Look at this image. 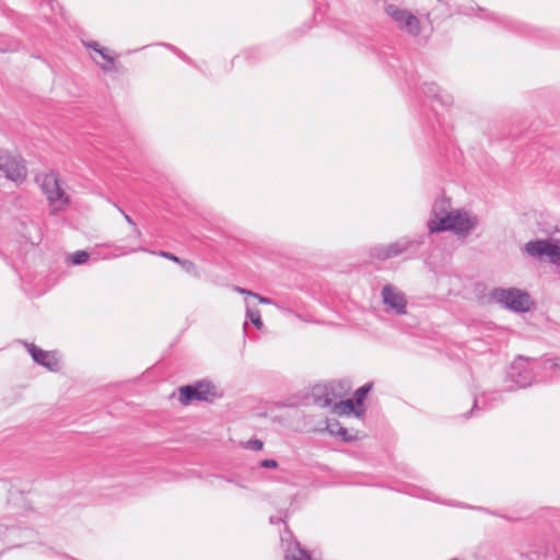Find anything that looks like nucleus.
<instances>
[{
  "label": "nucleus",
  "instance_id": "dca6fc26",
  "mask_svg": "<svg viewBox=\"0 0 560 560\" xmlns=\"http://www.w3.org/2000/svg\"><path fill=\"white\" fill-rule=\"evenodd\" d=\"M422 93L427 97L439 102L442 106H451L453 104L452 95L441 91V89L433 82L424 83L422 86Z\"/></svg>",
  "mask_w": 560,
  "mask_h": 560
},
{
  "label": "nucleus",
  "instance_id": "c756f323",
  "mask_svg": "<svg viewBox=\"0 0 560 560\" xmlns=\"http://www.w3.org/2000/svg\"><path fill=\"white\" fill-rule=\"evenodd\" d=\"M120 211H121V213L124 214L125 220H126L130 225H132V226L135 228V231H136L137 235H138V236H140V235H141V232H140V230H138V229L136 228V223H135V221L131 219V217H130V215H128V214H126L122 210H120Z\"/></svg>",
  "mask_w": 560,
  "mask_h": 560
},
{
  "label": "nucleus",
  "instance_id": "7c9ffc66",
  "mask_svg": "<svg viewBox=\"0 0 560 560\" xmlns=\"http://www.w3.org/2000/svg\"><path fill=\"white\" fill-rule=\"evenodd\" d=\"M84 46L89 49H93L95 52H96V49L101 48V45L95 40L85 42Z\"/></svg>",
  "mask_w": 560,
  "mask_h": 560
},
{
  "label": "nucleus",
  "instance_id": "6ab92c4d",
  "mask_svg": "<svg viewBox=\"0 0 560 560\" xmlns=\"http://www.w3.org/2000/svg\"><path fill=\"white\" fill-rule=\"evenodd\" d=\"M371 389L372 384L366 383L354 392V401L357 402L358 406H361L363 404V400L365 399Z\"/></svg>",
  "mask_w": 560,
  "mask_h": 560
},
{
  "label": "nucleus",
  "instance_id": "a211bd4d",
  "mask_svg": "<svg viewBox=\"0 0 560 560\" xmlns=\"http://www.w3.org/2000/svg\"><path fill=\"white\" fill-rule=\"evenodd\" d=\"M294 551L291 552L290 547L285 550L283 560H311V555L301 547L298 540L293 541Z\"/></svg>",
  "mask_w": 560,
  "mask_h": 560
},
{
  "label": "nucleus",
  "instance_id": "f3484780",
  "mask_svg": "<svg viewBox=\"0 0 560 560\" xmlns=\"http://www.w3.org/2000/svg\"><path fill=\"white\" fill-rule=\"evenodd\" d=\"M327 430L331 435L339 436L343 442H352L357 438L348 432L338 421L327 424Z\"/></svg>",
  "mask_w": 560,
  "mask_h": 560
},
{
  "label": "nucleus",
  "instance_id": "9d476101",
  "mask_svg": "<svg viewBox=\"0 0 560 560\" xmlns=\"http://www.w3.org/2000/svg\"><path fill=\"white\" fill-rule=\"evenodd\" d=\"M477 225L476 218H471L465 211L452 212L451 217H446V223L442 226H434V230L452 231L457 234H467Z\"/></svg>",
  "mask_w": 560,
  "mask_h": 560
},
{
  "label": "nucleus",
  "instance_id": "9b49d317",
  "mask_svg": "<svg viewBox=\"0 0 560 560\" xmlns=\"http://www.w3.org/2000/svg\"><path fill=\"white\" fill-rule=\"evenodd\" d=\"M382 301L387 312L396 315H405L407 313V300L405 294L392 284L382 288Z\"/></svg>",
  "mask_w": 560,
  "mask_h": 560
},
{
  "label": "nucleus",
  "instance_id": "c85d7f7f",
  "mask_svg": "<svg viewBox=\"0 0 560 560\" xmlns=\"http://www.w3.org/2000/svg\"><path fill=\"white\" fill-rule=\"evenodd\" d=\"M159 255H160L161 257H164V258H167V259H170V260H173V261H175V262H177V264H179V261H180V258H179V257H177L176 255H174V254H172V253H170V252L160 250V252H159Z\"/></svg>",
  "mask_w": 560,
  "mask_h": 560
},
{
  "label": "nucleus",
  "instance_id": "1a4fd4ad",
  "mask_svg": "<svg viewBox=\"0 0 560 560\" xmlns=\"http://www.w3.org/2000/svg\"><path fill=\"white\" fill-rule=\"evenodd\" d=\"M385 12L395 21L397 26L410 35L417 36L420 33V21L410 11L399 8L396 4H387Z\"/></svg>",
  "mask_w": 560,
  "mask_h": 560
},
{
  "label": "nucleus",
  "instance_id": "bb28decb",
  "mask_svg": "<svg viewBox=\"0 0 560 560\" xmlns=\"http://www.w3.org/2000/svg\"><path fill=\"white\" fill-rule=\"evenodd\" d=\"M247 447L254 451H260L264 447V443L260 440H249L247 443Z\"/></svg>",
  "mask_w": 560,
  "mask_h": 560
},
{
  "label": "nucleus",
  "instance_id": "f03ea898",
  "mask_svg": "<svg viewBox=\"0 0 560 560\" xmlns=\"http://www.w3.org/2000/svg\"><path fill=\"white\" fill-rule=\"evenodd\" d=\"M550 376L551 375H540L535 373L533 359L524 357H518L514 360L508 371V377L518 388L530 386L533 383L542 382Z\"/></svg>",
  "mask_w": 560,
  "mask_h": 560
},
{
  "label": "nucleus",
  "instance_id": "6e6552de",
  "mask_svg": "<svg viewBox=\"0 0 560 560\" xmlns=\"http://www.w3.org/2000/svg\"><path fill=\"white\" fill-rule=\"evenodd\" d=\"M215 396L214 386L208 381H199L179 388V401L184 406L194 400L212 402Z\"/></svg>",
  "mask_w": 560,
  "mask_h": 560
},
{
  "label": "nucleus",
  "instance_id": "cd10ccee",
  "mask_svg": "<svg viewBox=\"0 0 560 560\" xmlns=\"http://www.w3.org/2000/svg\"><path fill=\"white\" fill-rule=\"evenodd\" d=\"M237 291H238L240 293H242V294H248V295H252V296H254V298L259 299V302H260V303L268 304V303L270 302V301H269V299H267V298H260L258 294L253 293V292H250V291H248V290L237 288Z\"/></svg>",
  "mask_w": 560,
  "mask_h": 560
},
{
  "label": "nucleus",
  "instance_id": "aec40b11",
  "mask_svg": "<svg viewBox=\"0 0 560 560\" xmlns=\"http://www.w3.org/2000/svg\"><path fill=\"white\" fill-rule=\"evenodd\" d=\"M90 254L86 250H77L70 255L69 260L72 265H82L88 261Z\"/></svg>",
  "mask_w": 560,
  "mask_h": 560
},
{
  "label": "nucleus",
  "instance_id": "7ed1b4c3",
  "mask_svg": "<svg viewBox=\"0 0 560 560\" xmlns=\"http://www.w3.org/2000/svg\"><path fill=\"white\" fill-rule=\"evenodd\" d=\"M424 243V236L419 235L415 238L401 237L394 243L387 245H376L370 249L372 258L386 260L397 257L404 253L415 254L419 247Z\"/></svg>",
  "mask_w": 560,
  "mask_h": 560
},
{
  "label": "nucleus",
  "instance_id": "4468645a",
  "mask_svg": "<svg viewBox=\"0 0 560 560\" xmlns=\"http://www.w3.org/2000/svg\"><path fill=\"white\" fill-rule=\"evenodd\" d=\"M27 350L32 359L39 365L47 368L49 371L59 369V361L54 352L45 351L33 343H26Z\"/></svg>",
  "mask_w": 560,
  "mask_h": 560
},
{
  "label": "nucleus",
  "instance_id": "f8f14e48",
  "mask_svg": "<svg viewBox=\"0 0 560 560\" xmlns=\"http://www.w3.org/2000/svg\"><path fill=\"white\" fill-rule=\"evenodd\" d=\"M40 183V187L49 203L62 202L68 203V197L60 186L58 175L56 173H49L43 175L37 179Z\"/></svg>",
  "mask_w": 560,
  "mask_h": 560
},
{
  "label": "nucleus",
  "instance_id": "39448f33",
  "mask_svg": "<svg viewBox=\"0 0 560 560\" xmlns=\"http://www.w3.org/2000/svg\"><path fill=\"white\" fill-rule=\"evenodd\" d=\"M0 174L18 185L22 184L27 177L24 159L9 150L0 149Z\"/></svg>",
  "mask_w": 560,
  "mask_h": 560
},
{
  "label": "nucleus",
  "instance_id": "72a5a7b5",
  "mask_svg": "<svg viewBox=\"0 0 560 560\" xmlns=\"http://www.w3.org/2000/svg\"><path fill=\"white\" fill-rule=\"evenodd\" d=\"M282 522V518H278V517H275V516H270V523L272 524H278Z\"/></svg>",
  "mask_w": 560,
  "mask_h": 560
},
{
  "label": "nucleus",
  "instance_id": "473e14b6",
  "mask_svg": "<svg viewBox=\"0 0 560 560\" xmlns=\"http://www.w3.org/2000/svg\"><path fill=\"white\" fill-rule=\"evenodd\" d=\"M478 408H479V399L475 398V400H474V405H472V408H471V409H470V411H469L467 415H465V416L467 417L468 415H472V413H474V411H475L476 409H478Z\"/></svg>",
  "mask_w": 560,
  "mask_h": 560
},
{
  "label": "nucleus",
  "instance_id": "2eb2a0df",
  "mask_svg": "<svg viewBox=\"0 0 560 560\" xmlns=\"http://www.w3.org/2000/svg\"><path fill=\"white\" fill-rule=\"evenodd\" d=\"M533 365L535 366V373L540 375H552L546 378L544 382H549L559 376V362L556 359H545L541 361L533 359Z\"/></svg>",
  "mask_w": 560,
  "mask_h": 560
},
{
  "label": "nucleus",
  "instance_id": "ddd939ff",
  "mask_svg": "<svg viewBox=\"0 0 560 560\" xmlns=\"http://www.w3.org/2000/svg\"><path fill=\"white\" fill-rule=\"evenodd\" d=\"M451 201L445 197L438 198L431 209V218L427 222L430 233H439L441 230H434V226H442L446 223V217H451Z\"/></svg>",
  "mask_w": 560,
  "mask_h": 560
},
{
  "label": "nucleus",
  "instance_id": "2f4dec72",
  "mask_svg": "<svg viewBox=\"0 0 560 560\" xmlns=\"http://www.w3.org/2000/svg\"><path fill=\"white\" fill-rule=\"evenodd\" d=\"M259 51L255 48H252V49H247L244 51V55L246 57V59H255L256 57L254 56L255 54H258Z\"/></svg>",
  "mask_w": 560,
  "mask_h": 560
},
{
  "label": "nucleus",
  "instance_id": "4be33fe9",
  "mask_svg": "<svg viewBox=\"0 0 560 560\" xmlns=\"http://www.w3.org/2000/svg\"><path fill=\"white\" fill-rule=\"evenodd\" d=\"M165 47H167L170 50H172L174 54H176L180 59H183L186 62H191L190 58L184 54L182 50H179L177 47L171 45V44H164Z\"/></svg>",
  "mask_w": 560,
  "mask_h": 560
},
{
  "label": "nucleus",
  "instance_id": "a878e982",
  "mask_svg": "<svg viewBox=\"0 0 560 560\" xmlns=\"http://www.w3.org/2000/svg\"><path fill=\"white\" fill-rule=\"evenodd\" d=\"M260 466L262 468L273 469V468H277L279 466V464L276 459L267 458V459H262L260 462Z\"/></svg>",
  "mask_w": 560,
  "mask_h": 560
},
{
  "label": "nucleus",
  "instance_id": "20e7f679",
  "mask_svg": "<svg viewBox=\"0 0 560 560\" xmlns=\"http://www.w3.org/2000/svg\"><path fill=\"white\" fill-rule=\"evenodd\" d=\"M313 397L315 404L323 408L334 406L332 409L338 415L353 413L357 417L362 415V410L355 409L358 405L354 399H346L340 400L339 402H334V397H336V394L332 386H315L313 389Z\"/></svg>",
  "mask_w": 560,
  "mask_h": 560
},
{
  "label": "nucleus",
  "instance_id": "393cba45",
  "mask_svg": "<svg viewBox=\"0 0 560 560\" xmlns=\"http://www.w3.org/2000/svg\"><path fill=\"white\" fill-rule=\"evenodd\" d=\"M96 52L104 59L106 60L108 63L113 65L114 63V58L109 56L108 54V49L105 48V47H102L100 49H96Z\"/></svg>",
  "mask_w": 560,
  "mask_h": 560
},
{
  "label": "nucleus",
  "instance_id": "f257e3e1",
  "mask_svg": "<svg viewBox=\"0 0 560 560\" xmlns=\"http://www.w3.org/2000/svg\"><path fill=\"white\" fill-rule=\"evenodd\" d=\"M489 295L492 301L515 313H524L530 308L529 294L516 288H494Z\"/></svg>",
  "mask_w": 560,
  "mask_h": 560
},
{
  "label": "nucleus",
  "instance_id": "5701e85b",
  "mask_svg": "<svg viewBox=\"0 0 560 560\" xmlns=\"http://www.w3.org/2000/svg\"><path fill=\"white\" fill-rule=\"evenodd\" d=\"M215 478H220V476H215ZM221 479L229 483H233L240 488H246L245 483L243 482V479L240 477H221Z\"/></svg>",
  "mask_w": 560,
  "mask_h": 560
},
{
  "label": "nucleus",
  "instance_id": "423d86ee",
  "mask_svg": "<svg viewBox=\"0 0 560 560\" xmlns=\"http://www.w3.org/2000/svg\"><path fill=\"white\" fill-rule=\"evenodd\" d=\"M523 557L526 560H560V536L534 541Z\"/></svg>",
  "mask_w": 560,
  "mask_h": 560
},
{
  "label": "nucleus",
  "instance_id": "412c9836",
  "mask_svg": "<svg viewBox=\"0 0 560 560\" xmlns=\"http://www.w3.org/2000/svg\"><path fill=\"white\" fill-rule=\"evenodd\" d=\"M246 315L257 329H260L262 327V320L260 312L258 310L247 308Z\"/></svg>",
  "mask_w": 560,
  "mask_h": 560
},
{
  "label": "nucleus",
  "instance_id": "b1692460",
  "mask_svg": "<svg viewBox=\"0 0 560 560\" xmlns=\"http://www.w3.org/2000/svg\"><path fill=\"white\" fill-rule=\"evenodd\" d=\"M179 265L188 273H195L196 272V266L190 260L180 259Z\"/></svg>",
  "mask_w": 560,
  "mask_h": 560
},
{
  "label": "nucleus",
  "instance_id": "0eeeda50",
  "mask_svg": "<svg viewBox=\"0 0 560 560\" xmlns=\"http://www.w3.org/2000/svg\"><path fill=\"white\" fill-rule=\"evenodd\" d=\"M523 252L533 258L546 257L550 264L560 267V246L550 238L529 241L525 243Z\"/></svg>",
  "mask_w": 560,
  "mask_h": 560
}]
</instances>
